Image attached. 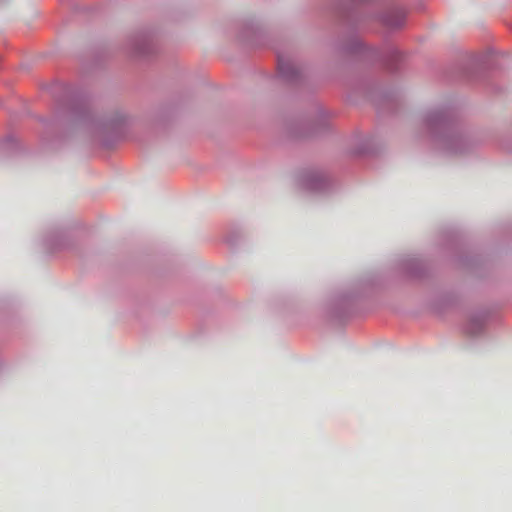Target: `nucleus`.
I'll list each match as a JSON object with an SVG mask.
<instances>
[{"label": "nucleus", "instance_id": "1", "mask_svg": "<svg viewBox=\"0 0 512 512\" xmlns=\"http://www.w3.org/2000/svg\"><path fill=\"white\" fill-rule=\"evenodd\" d=\"M282 70H284V67H283V66H281V71H282ZM282 73H284V71H282Z\"/></svg>", "mask_w": 512, "mask_h": 512}]
</instances>
